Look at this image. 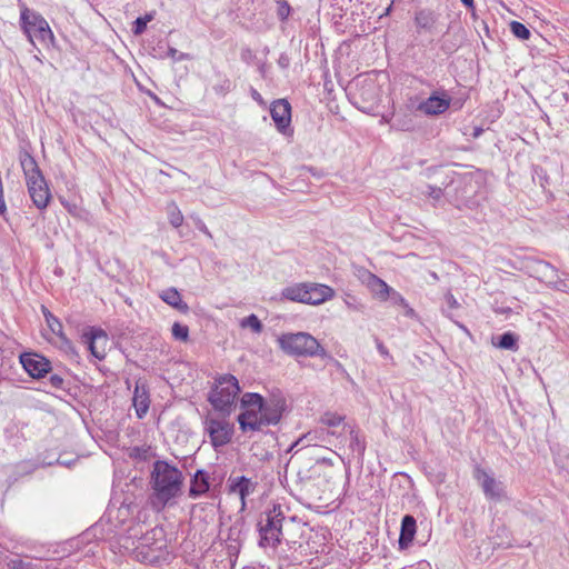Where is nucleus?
<instances>
[{"mask_svg": "<svg viewBox=\"0 0 569 569\" xmlns=\"http://www.w3.org/2000/svg\"><path fill=\"white\" fill-rule=\"evenodd\" d=\"M264 482L262 485L251 483V493H257L258 505L252 506L260 510L257 519V531L259 533L258 546L260 548L274 549L281 542L282 522L286 517L281 506L268 501V492L272 486V468L267 466L262 469Z\"/></svg>", "mask_w": 569, "mask_h": 569, "instance_id": "nucleus-1", "label": "nucleus"}, {"mask_svg": "<svg viewBox=\"0 0 569 569\" xmlns=\"http://www.w3.org/2000/svg\"><path fill=\"white\" fill-rule=\"evenodd\" d=\"M286 408V398L279 389L272 390L267 397L251 392V439L254 431L278 425Z\"/></svg>", "mask_w": 569, "mask_h": 569, "instance_id": "nucleus-2", "label": "nucleus"}, {"mask_svg": "<svg viewBox=\"0 0 569 569\" xmlns=\"http://www.w3.org/2000/svg\"><path fill=\"white\" fill-rule=\"evenodd\" d=\"M19 162L24 174L28 193L33 204L40 210L46 209L51 200V193L37 161L28 150L21 149L19 152Z\"/></svg>", "mask_w": 569, "mask_h": 569, "instance_id": "nucleus-3", "label": "nucleus"}, {"mask_svg": "<svg viewBox=\"0 0 569 569\" xmlns=\"http://www.w3.org/2000/svg\"><path fill=\"white\" fill-rule=\"evenodd\" d=\"M156 500L164 506L181 491V471L166 461H156L151 473Z\"/></svg>", "mask_w": 569, "mask_h": 569, "instance_id": "nucleus-4", "label": "nucleus"}, {"mask_svg": "<svg viewBox=\"0 0 569 569\" xmlns=\"http://www.w3.org/2000/svg\"><path fill=\"white\" fill-rule=\"evenodd\" d=\"M278 343L283 352L292 357L333 359L320 342L308 332L282 333L278 338Z\"/></svg>", "mask_w": 569, "mask_h": 569, "instance_id": "nucleus-5", "label": "nucleus"}, {"mask_svg": "<svg viewBox=\"0 0 569 569\" xmlns=\"http://www.w3.org/2000/svg\"><path fill=\"white\" fill-rule=\"evenodd\" d=\"M20 20L24 33L33 46L37 42L42 46H48L52 42L53 33L48 22L39 13L23 7Z\"/></svg>", "mask_w": 569, "mask_h": 569, "instance_id": "nucleus-6", "label": "nucleus"}, {"mask_svg": "<svg viewBox=\"0 0 569 569\" xmlns=\"http://www.w3.org/2000/svg\"><path fill=\"white\" fill-rule=\"evenodd\" d=\"M239 391L238 380L233 376L224 375L217 379L209 395V401L214 409L229 412Z\"/></svg>", "mask_w": 569, "mask_h": 569, "instance_id": "nucleus-7", "label": "nucleus"}, {"mask_svg": "<svg viewBox=\"0 0 569 569\" xmlns=\"http://www.w3.org/2000/svg\"><path fill=\"white\" fill-rule=\"evenodd\" d=\"M353 103L362 111L370 110L379 99V90L372 78L359 76L350 84Z\"/></svg>", "mask_w": 569, "mask_h": 569, "instance_id": "nucleus-8", "label": "nucleus"}, {"mask_svg": "<svg viewBox=\"0 0 569 569\" xmlns=\"http://www.w3.org/2000/svg\"><path fill=\"white\" fill-rule=\"evenodd\" d=\"M473 478L479 482L487 499L501 501L507 497L505 485L480 466L475 467Z\"/></svg>", "mask_w": 569, "mask_h": 569, "instance_id": "nucleus-9", "label": "nucleus"}, {"mask_svg": "<svg viewBox=\"0 0 569 569\" xmlns=\"http://www.w3.org/2000/svg\"><path fill=\"white\" fill-rule=\"evenodd\" d=\"M253 442L251 445V456L259 461L267 462L273 457V452L278 447V438L271 431H254Z\"/></svg>", "mask_w": 569, "mask_h": 569, "instance_id": "nucleus-10", "label": "nucleus"}, {"mask_svg": "<svg viewBox=\"0 0 569 569\" xmlns=\"http://www.w3.org/2000/svg\"><path fill=\"white\" fill-rule=\"evenodd\" d=\"M270 116L277 130L286 137L293 134L291 126V106L286 99H278L270 106Z\"/></svg>", "mask_w": 569, "mask_h": 569, "instance_id": "nucleus-11", "label": "nucleus"}, {"mask_svg": "<svg viewBox=\"0 0 569 569\" xmlns=\"http://www.w3.org/2000/svg\"><path fill=\"white\" fill-rule=\"evenodd\" d=\"M451 104V97L446 90L433 91L426 100L418 104V111L426 116H440L445 113Z\"/></svg>", "mask_w": 569, "mask_h": 569, "instance_id": "nucleus-12", "label": "nucleus"}, {"mask_svg": "<svg viewBox=\"0 0 569 569\" xmlns=\"http://www.w3.org/2000/svg\"><path fill=\"white\" fill-rule=\"evenodd\" d=\"M82 339L96 359L103 360L106 358L109 338L103 330L91 328L88 332L83 333Z\"/></svg>", "mask_w": 569, "mask_h": 569, "instance_id": "nucleus-13", "label": "nucleus"}, {"mask_svg": "<svg viewBox=\"0 0 569 569\" xmlns=\"http://www.w3.org/2000/svg\"><path fill=\"white\" fill-rule=\"evenodd\" d=\"M20 361L32 378H41L50 370V362L37 353L21 355Z\"/></svg>", "mask_w": 569, "mask_h": 569, "instance_id": "nucleus-14", "label": "nucleus"}, {"mask_svg": "<svg viewBox=\"0 0 569 569\" xmlns=\"http://www.w3.org/2000/svg\"><path fill=\"white\" fill-rule=\"evenodd\" d=\"M440 14L432 9L423 8L415 12L413 22L417 33L428 32L433 34L437 30V23Z\"/></svg>", "mask_w": 569, "mask_h": 569, "instance_id": "nucleus-15", "label": "nucleus"}, {"mask_svg": "<svg viewBox=\"0 0 569 569\" xmlns=\"http://www.w3.org/2000/svg\"><path fill=\"white\" fill-rule=\"evenodd\" d=\"M206 430L214 447L222 446L230 440L231 431L229 425L222 420L208 419Z\"/></svg>", "mask_w": 569, "mask_h": 569, "instance_id": "nucleus-16", "label": "nucleus"}, {"mask_svg": "<svg viewBox=\"0 0 569 569\" xmlns=\"http://www.w3.org/2000/svg\"><path fill=\"white\" fill-rule=\"evenodd\" d=\"M361 281L369 288V290L380 300H387L390 296L392 288L389 287L382 279L368 270H362L360 273Z\"/></svg>", "mask_w": 569, "mask_h": 569, "instance_id": "nucleus-17", "label": "nucleus"}, {"mask_svg": "<svg viewBox=\"0 0 569 569\" xmlns=\"http://www.w3.org/2000/svg\"><path fill=\"white\" fill-rule=\"evenodd\" d=\"M132 405L134 407L137 417L142 419L147 415L150 407L149 389L146 382L142 380H138L136 382Z\"/></svg>", "mask_w": 569, "mask_h": 569, "instance_id": "nucleus-18", "label": "nucleus"}, {"mask_svg": "<svg viewBox=\"0 0 569 569\" xmlns=\"http://www.w3.org/2000/svg\"><path fill=\"white\" fill-rule=\"evenodd\" d=\"M307 289L306 305L318 306L330 300L335 296L333 289L327 284L308 282Z\"/></svg>", "mask_w": 569, "mask_h": 569, "instance_id": "nucleus-19", "label": "nucleus"}, {"mask_svg": "<svg viewBox=\"0 0 569 569\" xmlns=\"http://www.w3.org/2000/svg\"><path fill=\"white\" fill-rule=\"evenodd\" d=\"M416 518L412 515L403 516L401 520L400 536L398 540L400 549H407L411 545L416 535Z\"/></svg>", "mask_w": 569, "mask_h": 569, "instance_id": "nucleus-20", "label": "nucleus"}, {"mask_svg": "<svg viewBox=\"0 0 569 569\" xmlns=\"http://www.w3.org/2000/svg\"><path fill=\"white\" fill-rule=\"evenodd\" d=\"M308 282L293 283L282 289L281 298L293 301L306 303L307 300V289Z\"/></svg>", "mask_w": 569, "mask_h": 569, "instance_id": "nucleus-21", "label": "nucleus"}, {"mask_svg": "<svg viewBox=\"0 0 569 569\" xmlns=\"http://www.w3.org/2000/svg\"><path fill=\"white\" fill-rule=\"evenodd\" d=\"M533 271L536 277L541 281L553 282L558 279L557 269L551 263L543 260L535 261Z\"/></svg>", "mask_w": 569, "mask_h": 569, "instance_id": "nucleus-22", "label": "nucleus"}, {"mask_svg": "<svg viewBox=\"0 0 569 569\" xmlns=\"http://www.w3.org/2000/svg\"><path fill=\"white\" fill-rule=\"evenodd\" d=\"M159 297L163 302L181 312H187L189 309L188 305L182 301L179 291L173 287L162 290Z\"/></svg>", "mask_w": 569, "mask_h": 569, "instance_id": "nucleus-23", "label": "nucleus"}, {"mask_svg": "<svg viewBox=\"0 0 569 569\" xmlns=\"http://www.w3.org/2000/svg\"><path fill=\"white\" fill-rule=\"evenodd\" d=\"M519 337L511 331L503 332L500 336L492 337V345L502 350L517 351Z\"/></svg>", "mask_w": 569, "mask_h": 569, "instance_id": "nucleus-24", "label": "nucleus"}, {"mask_svg": "<svg viewBox=\"0 0 569 569\" xmlns=\"http://www.w3.org/2000/svg\"><path fill=\"white\" fill-rule=\"evenodd\" d=\"M249 490V480L246 477L230 479V495L236 496L240 501L242 509L246 507V493Z\"/></svg>", "mask_w": 569, "mask_h": 569, "instance_id": "nucleus-25", "label": "nucleus"}, {"mask_svg": "<svg viewBox=\"0 0 569 569\" xmlns=\"http://www.w3.org/2000/svg\"><path fill=\"white\" fill-rule=\"evenodd\" d=\"M209 489V483L206 475L202 471H198L192 481L189 489V496L192 498H197L203 495Z\"/></svg>", "mask_w": 569, "mask_h": 569, "instance_id": "nucleus-26", "label": "nucleus"}, {"mask_svg": "<svg viewBox=\"0 0 569 569\" xmlns=\"http://www.w3.org/2000/svg\"><path fill=\"white\" fill-rule=\"evenodd\" d=\"M349 448L352 452L358 455V459L362 460L366 451V441L365 438L359 435V431L351 429L350 430V443Z\"/></svg>", "mask_w": 569, "mask_h": 569, "instance_id": "nucleus-27", "label": "nucleus"}, {"mask_svg": "<svg viewBox=\"0 0 569 569\" xmlns=\"http://www.w3.org/2000/svg\"><path fill=\"white\" fill-rule=\"evenodd\" d=\"M167 214L170 224L173 228H179L183 223V214L176 202H170L167 206Z\"/></svg>", "mask_w": 569, "mask_h": 569, "instance_id": "nucleus-28", "label": "nucleus"}, {"mask_svg": "<svg viewBox=\"0 0 569 569\" xmlns=\"http://www.w3.org/2000/svg\"><path fill=\"white\" fill-rule=\"evenodd\" d=\"M44 316H46V320H47V323H48V327L50 328V330L54 335L60 337L66 345H70V341L63 335L62 323L59 321V319H57L50 312H44Z\"/></svg>", "mask_w": 569, "mask_h": 569, "instance_id": "nucleus-29", "label": "nucleus"}, {"mask_svg": "<svg viewBox=\"0 0 569 569\" xmlns=\"http://www.w3.org/2000/svg\"><path fill=\"white\" fill-rule=\"evenodd\" d=\"M509 27L512 34L520 40H528L531 36L530 30L519 21H511Z\"/></svg>", "mask_w": 569, "mask_h": 569, "instance_id": "nucleus-30", "label": "nucleus"}, {"mask_svg": "<svg viewBox=\"0 0 569 569\" xmlns=\"http://www.w3.org/2000/svg\"><path fill=\"white\" fill-rule=\"evenodd\" d=\"M154 18V13H146L143 17H139L136 19L133 23V33L139 36L143 33L147 28L148 22H150Z\"/></svg>", "mask_w": 569, "mask_h": 569, "instance_id": "nucleus-31", "label": "nucleus"}, {"mask_svg": "<svg viewBox=\"0 0 569 569\" xmlns=\"http://www.w3.org/2000/svg\"><path fill=\"white\" fill-rule=\"evenodd\" d=\"M172 336L174 339L180 341H187L189 337V328L184 325H181L179 322H174L172 325L171 329Z\"/></svg>", "mask_w": 569, "mask_h": 569, "instance_id": "nucleus-32", "label": "nucleus"}, {"mask_svg": "<svg viewBox=\"0 0 569 569\" xmlns=\"http://www.w3.org/2000/svg\"><path fill=\"white\" fill-rule=\"evenodd\" d=\"M343 417L336 412H326L321 417V422L328 427H338L342 423Z\"/></svg>", "mask_w": 569, "mask_h": 569, "instance_id": "nucleus-33", "label": "nucleus"}, {"mask_svg": "<svg viewBox=\"0 0 569 569\" xmlns=\"http://www.w3.org/2000/svg\"><path fill=\"white\" fill-rule=\"evenodd\" d=\"M421 193L428 196L435 201H439L445 194L443 190L440 187L431 184H427L425 187V190L421 191Z\"/></svg>", "mask_w": 569, "mask_h": 569, "instance_id": "nucleus-34", "label": "nucleus"}, {"mask_svg": "<svg viewBox=\"0 0 569 569\" xmlns=\"http://www.w3.org/2000/svg\"><path fill=\"white\" fill-rule=\"evenodd\" d=\"M290 11L291 8L286 0L277 1V16L281 21L286 20L289 17Z\"/></svg>", "mask_w": 569, "mask_h": 569, "instance_id": "nucleus-35", "label": "nucleus"}, {"mask_svg": "<svg viewBox=\"0 0 569 569\" xmlns=\"http://www.w3.org/2000/svg\"><path fill=\"white\" fill-rule=\"evenodd\" d=\"M10 565H11L12 569H42L41 567H39L37 565H33L30 562H24L20 559L11 560Z\"/></svg>", "mask_w": 569, "mask_h": 569, "instance_id": "nucleus-36", "label": "nucleus"}, {"mask_svg": "<svg viewBox=\"0 0 569 569\" xmlns=\"http://www.w3.org/2000/svg\"><path fill=\"white\" fill-rule=\"evenodd\" d=\"M262 323L261 321L258 319V317L253 313H251V331H254V332H261L262 331Z\"/></svg>", "mask_w": 569, "mask_h": 569, "instance_id": "nucleus-37", "label": "nucleus"}, {"mask_svg": "<svg viewBox=\"0 0 569 569\" xmlns=\"http://www.w3.org/2000/svg\"><path fill=\"white\" fill-rule=\"evenodd\" d=\"M238 421L240 423V427L243 429V430H247V428L249 427V411L246 410L244 412H242L241 415H239L238 417Z\"/></svg>", "mask_w": 569, "mask_h": 569, "instance_id": "nucleus-38", "label": "nucleus"}, {"mask_svg": "<svg viewBox=\"0 0 569 569\" xmlns=\"http://www.w3.org/2000/svg\"><path fill=\"white\" fill-rule=\"evenodd\" d=\"M389 297L393 300L395 303H400L402 306L408 307L405 298L400 293L395 291L393 289H392V291H390V296Z\"/></svg>", "mask_w": 569, "mask_h": 569, "instance_id": "nucleus-39", "label": "nucleus"}, {"mask_svg": "<svg viewBox=\"0 0 569 569\" xmlns=\"http://www.w3.org/2000/svg\"><path fill=\"white\" fill-rule=\"evenodd\" d=\"M278 66L281 68V69H287L289 68L290 66V58L287 53H281L279 59H278Z\"/></svg>", "mask_w": 569, "mask_h": 569, "instance_id": "nucleus-40", "label": "nucleus"}, {"mask_svg": "<svg viewBox=\"0 0 569 569\" xmlns=\"http://www.w3.org/2000/svg\"><path fill=\"white\" fill-rule=\"evenodd\" d=\"M63 382L64 381H63L62 377H60L59 375L50 376V383L52 385V387L62 388Z\"/></svg>", "mask_w": 569, "mask_h": 569, "instance_id": "nucleus-41", "label": "nucleus"}, {"mask_svg": "<svg viewBox=\"0 0 569 569\" xmlns=\"http://www.w3.org/2000/svg\"><path fill=\"white\" fill-rule=\"evenodd\" d=\"M168 56L171 59L177 60V61L182 60L184 58V54L183 53H179L178 50L174 49V48H170L168 50Z\"/></svg>", "mask_w": 569, "mask_h": 569, "instance_id": "nucleus-42", "label": "nucleus"}, {"mask_svg": "<svg viewBox=\"0 0 569 569\" xmlns=\"http://www.w3.org/2000/svg\"><path fill=\"white\" fill-rule=\"evenodd\" d=\"M376 343H377V349L379 351V353L383 357H390V353L388 351V349L386 348V346L379 340V339H376Z\"/></svg>", "mask_w": 569, "mask_h": 569, "instance_id": "nucleus-43", "label": "nucleus"}, {"mask_svg": "<svg viewBox=\"0 0 569 569\" xmlns=\"http://www.w3.org/2000/svg\"><path fill=\"white\" fill-rule=\"evenodd\" d=\"M251 98H252L253 100H256V101H257L258 103H260V104H263V103H264V102H263V100H262L261 94H260L257 90H254V89H252V88H251Z\"/></svg>", "mask_w": 569, "mask_h": 569, "instance_id": "nucleus-44", "label": "nucleus"}, {"mask_svg": "<svg viewBox=\"0 0 569 569\" xmlns=\"http://www.w3.org/2000/svg\"><path fill=\"white\" fill-rule=\"evenodd\" d=\"M147 453H148V449H140V448H134L132 450V456L134 457H147Z\"/></svg>", "mask_w": 569, "mask_h": 569, "instance_id": "nucleus-45", "label": "nucleus"}, {"mask_svg": "<svg viewBox=\"0 0 569 569\" xmlns=\"http://www.w3.org/2000/svg\"><path fill=\"white\" fill-rule=\"evenodd\" d=\"M461 2L470 10L473 11L475 9V1L473 0H461Z\"/></svg>", "mask_w": 569, "mask_h": 569, "instance_id": "nucleus-46", "label": "nucleus"}, {"mask_svg": "<svg viewBox=\"0 0 569 569\" xmlns=\"http://www.w3.org/2000/svg\"><path fill=\"white\" fill-rule=\"evenodd\" d=\"M448 303H449V306H450V307H452V308L457 307V305H458V303H457V300L453 298V296H449V298H448Z\"/></svg>", "mask_w": 569, "mask_h": 569, "instance_id": "nucleus-47", "label": "nucleus"}, {"mask_svg": "<svg viewBox=\"0 0 569 569\" xmlns=\"http://www.w3.org/2000/svg\"><path fill=\"white\" fill-rule=\"evenodd\" d=\"M248 397H249V393H244L241 398V405L242 407H246L248 403H249V400H248Z\"/></svg>", "mask_w": 569, "mask_h": 569, "instance_id": "nucleus-48", "label": "nucleus"}, {"mask_svg": "<svg viewBox=\"0 0 569 569\" xmlns=\"http://www.w3.org/2000/svg\"><path fill=\"white\" fill-rule=\"evenodd\" d=\"M199 229H200L202 232H204L206 234H208L209 237H211L210 232L208 231L207 227H206L203 223H201V224L199 226Z\"/></svg>", "mask_w": 569, "mask_h": 569, "instance_id": "nucleus-49", "label": "nucleus"}, {"mask_svg": "<svg viewBox=\"0 0 569 569\" xmlns=\"http://www.w3.org/2000/svg\"><path fill=\"white\" fill-rule=\"evenodd\" d=\"M240 323H241L242 327L249 326V317H246V318L241 319Z\"/></svg>", "mask_w": 569, "mask_h": 569, "instance_id": "nucleus-50", "label": "nucleus"}, {"mask_svg": "<svg viewBox=\"0 0 569 569\" xmlns=\"http://www.w3.org/2000/svg\"><path fill=\"white\" fill-rule=\"evenodd\" d=\"M317 462H320V460H318ZM321 462L331 465V460L326 458L321 459Z\"/></svg>", "mask_w": 569, "mask_h": 569, "instance_id": "nucleus-51", "label": "nucleus"}, {"mask_svg": "<svg viewBox=\"0 0 569 569\" xmlns=\"http://www.w3.org/2000/svg\"><path fill=\"white\" fill-rule=\"evenodd\" d=\"M471 16L472 18L476 20L477 19V14H476V10L473 9V11L471 10Z\"/></svg>", "mask_w": 569, "mask_h": 569, "instance_id": "nucleus-52", "label": "nucleus"}, {"mask_svg": "<svg viewBox=\"0 0 569 569\" xmlns=\"http://www.w3.org/2000/svg\"><path fill=\"white\" fill-rule=\"evenodd\" d=\"M480 132H481V129H477V130L475 131V134H473V136H475V137H478V136L480 134Z\"/></svg>", "mask_w": 569, "mask_h": 569, "instance_id": "nucleus-53", "label": "nucleus"}, {"mask_svg": "<svg viewBox=\"0 0 569 569\" xmlns=\"http://www.w3.org/2000/svg\"><path fill=\"white\" fill-rule=\"evenodd\" d=\"M407 313H408V315H412V313H413V309L409 308V310H408V312H407Z\"/></svg>", "mask_w": 569, "mask_h": 569, "instance_id": "nucleus-54", "label": "nucleus"}]
</instances>
